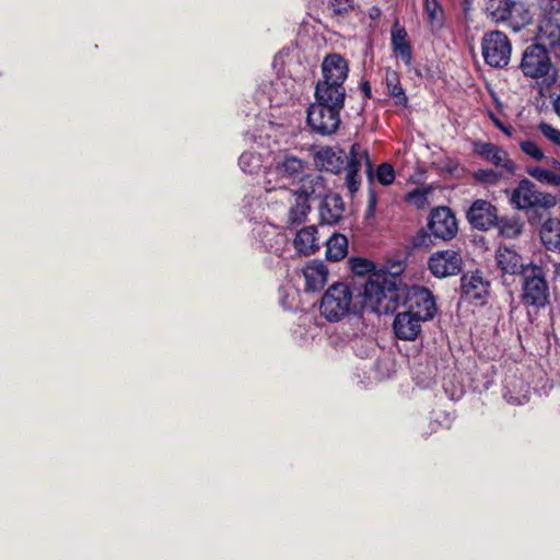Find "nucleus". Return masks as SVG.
I'll return each instance as SVG.
<instances>
[{
    "instance_id": "1",
    "label": "nucleus",
    "mask_w": 560,
    "mask_h": 560,
    "mask_svg": "<svg viewBox=\"0 0 560 560\" xmlns=\"http://www.w3.org/2000/svg\"><path fill=\"white\" fill-rule=\"evenodd\" d=\"M393 285L386 275L375 273L353 295L349 285L337 282L322 299V315H390L397 310Z\"/></svg>"
},
{
    "instance_id": "2",
    "label": "nucleus",
    "mask_w": 560,
    "mask_h": 560,
    "mask_svg": "<svg viewBox=\"0 0 560 560\" xmlns=\"http://www.w3.org/2000/svg\"><path fill=\"white\" fill-rule=\"evenodd\" d=\"M315 164L330 173H339L346 168V185L351 194L359 190L361 177L359 172L363 165L366 166V174L372 177L373 168L365 148L359 143L352 144L349 156L338 148L326 147L315 154Z\"/></svg>"
},
{
    "instance_id": "3",
    "label": "nucleus",
    "mask_w": 560,
    "mask_h": 560,
    "mask_svg": "<svg viewBox=\"0 0 560 560\" xmlns=\"http://www.w3.org/2000/svg\"><path fill=\"white\" fill-rule=\"evenodd\" d=\"M307 162L291 154L278 155L267 168L264 177L266 192H279L282 200H291L293 189L289 187L298 183L304 175Z\"/></svg>"
},
{
    "instance_id": "4",
    "label": "nucleus",
    "mask_w": 560,
    "mask_h": 560,
    "mask_svg": "<svg viewBox=\"0 0 560 560\" xmlns=\"http://www.w3.org/2000/svg\"><path fill=\"white\" fill-rule=\"evenodd\" d=\"M323 80L318 81L315 89V97L322 100L346 97L343 82L348 77L349 68L347 61L338 54L325 57L322 63Z\"/></svg>"
},
{
    "instance_id": "5",
    "label": "nucleus",
    "mask_w": 560,
    "mask_h": 560,
    "mask_svg": "<svg viewBox=\"0 0 560 560\" xmlns=\"http://www.w3.org/2000/svg\"><path fill=\"white\" fill-rule=\"evenodd\" d=\"M316 102L308 107L307 122L312 130L322 136H329L337 131L340 126V110L343 108L345 98L335 97L322 100L315 97Z\"/></svg>"
},
{
    "instance_id": "6",
    "label": "nucleus",
    "mask_w": 560,
    "mask_h": 560,
    "mask_svg": "<svg viewBox=\"0 0 560 560\" xmlns=\"http://www.w3.org/2000/svg\"><path fill=\"white\" fill-rule=\"evenodd\" d=\"M510 202L517 210L550 209L557 205V198L537 190L535 184L525 178L511 191Z\"/></svg>"
},
{
    "instance_id": "7",
    "label": "nucleus",
    "mask_w": 560,
    "mask_h": 560,
    "mask_svg": "<svg viewBox=\"0 0 560 560\" xmlns=\"http://www.w3.org/2000/svg\"><path fill=\"white\" fill-rule=\"evenodd\" d=\"M522 301L524 305L537 308L548 303L549 288L540 266L530 264L529 269L524 275Z\"/></svg>"
},
{
    "instance_id": "8",
    "label": "nucleus",
    "mask_w": 560,
    "mask_h": 560,
    "mask_svg": "<svg viewBox=\"0 0 560 560\" xmlns=\"http://www.w3.org/2000/svg\"><path fill=\"white\" fill-rule=\"evenodd\" d=\"M481 48L482 57L490 67L503 68L511 59L512 46L510 39L500 31L485 34Z\"/></svg>"
},
{
    "instance_id": "9",
    "label": "nucleus",
    "mask_w": 560,
    "mask_h": 560,
    "mask_svg": "<svg viewBox=\"0 0 560 560\" xmlns=\"http://www.w3.org/2000/svg\"><path fill=\"white\" fill-rule=\"evenodd\" d=\"M492 16L497 22L506 23L515 32L525 27L532 20L529 10L517 0H500L492 11Z\"/></svg>"
},
{
    "instance_id": "10",
    "label": "nucleus",
    "mask_w": 560,
    "mask_h": 560,
    "mask_svg": "<svg viewBox=\"0 0 560 560\" xmlns=\"http://www.w3.org/2000/svg\"><path fill=\"white\" fill-rule=\"evenodd\" d=\"M520 68L525 77L532 79L544 78L551 70V60L542 45H530L524 52Z\"/></svg>"
},
{
    "instance_id": "11",
    "label": "nucleus",
    "mask_w": 560,
    "mask_h": 560,
    "mask_svg": "<svg viewBox=\"0 0 560 560\" xmlns=\"http://www.w3.org/2000/svg\"><path fill=\"white\" fill-rule=\"evenodd\" d=\"M462 255L454 249L435 252L428 261L429 270L438 278L455 276L462 271Z\"/></svg>"
},
{
    "instance_id": "12",
    "label": "nucleus",
    "mask_w": 560,
    "mask_h": 560,
    "mask_svg": "<svg viewBox=\"0 0 560 560\" xmlns=\"http://www.w3.org/2000/svg\"><path fill=\"white\" fill-rule=\"evenodd\" d=\"M429 230L434 237L444 241L452 240L456 235L458 226L451 209L439 207L432 210L429 219Z\"/></svg>"
},
{
    "instance_id": "13",
    "label": "nucleus",
    "mask_w": 560,
    "mask_h": 560,
    "mask_svg": "<svg viewBox=\"0 0 560 560\" xmlns=\"http://www.w3.org/2000/svg\"><path fill=\"white\" fill-rule=\"evenodd\" d=\"M474 152L508 174H514L516 166L506 151L491 142H474Z\"/></svg>"
},
{
    "instance_id": "14",
    "label": "nucleus",
    "mask_w": 560,
    "mask_h": 560,
    "mask_svg": "<svg viewBox=\"0 0 560 560\" xmlns=\"http://www.w3.org/2000/svg\"><path fill=\"white\" fill-rule=\"evenodd\" d=\"M467 220L479 230H489L498 222L497 208L487 200L477 199L467 211Z\"/></svg>"
},
{
    "instance_id": "15",
    "label": "nucleus",
    "mask_w": 560,
    "mask_h": 560,
    "mask_svg": "<svg viewBox=\"0 0 560 560\" xmlns=\"http://www.w3.org/2000/svg\"><path fill=\"white\" fill-rule=\"evenodd\" d=\"M410 306L407 311H398L392 315H435L436 302L427 288H419L415 290L409 298Z\"/></svg>"
},
{
    "instance_id": "16",
    "label": "nucleus",
    "mask_w": 560,
    "mask_h": 560,
    "mask_svg": "<svg viewBox=\"0 0 560 560\" xmlns=\"http://www.w3.org/2000/svg\"><path fill=\"white\" fill-rule=\"evenodd\" d=\"M495 261L503 275L524 276L529 269V265H525L522 256L515 249L506 246H500L497 249Z\"/></svg>"
},
{
    "instance_id": "17",
    "label": "nucleus",
    "mask_w": 560,
    "mask_h": 560,
    "mask_svg": "<svg viewBox=\"0 0 560 560\" xmlns=\"http://www.w3.org/2000/svg\"><path fill=\"white\" fill-rule=\"evenodd\" d=\"M345 211L342 198L337 194H327L319 205L322 223L332 225L340 221Z\"/></svg>"
},
{
    "instance_id": "18",
    "label": "nucleus",
    "mask_w": 560,
    "mask_h": 560,
    "mask_svg": "<svg viewBox=\"0 0 560 560\" xmlns=\"http://www.w3.org/2000/svg\"><path fill=\"white\" fill-rule=\"evenodd\" d=\"M318 231L315 225H307L299 230L293 240L295 250L303 256H310L319 249Z\"/></svg>"
},
{
    "instance_id": "19",
    "label": "nucleus",
    "mask_w": 560,
    "mask_h": 560,
    "mask_svg": "<svg viewBox=\"0 0 560 560\" xmlns=\"http://www.w3.org/2000/svg\"><path fill=\"white\" fill-rule=\"evenodd\" d=\"M390 42L395 56L400 58L406 66H410L412 60L411 45L406 30L398 23H395L392 27Z\"/></svg>"
},
{
    "instance_id": "20",
    "label": "nucleus",
    "mask_w": 560,
    "mask_h": 560,
    "mask_svg": "<svg viewBox=\"0 0 560 560\" xmlns=\"http://www.w3.org/2000/svg\"><path fill=\"white\" fill-rule=\"evenodd\" d=\"M327 266L319 260H312L303 269L306 289L318 291L325 287L328 281Z\"/></svg>"
},
{
    "instance_id": "21",
    "label": "nucleus",
    "mask_w": 560,
    "mask_h": 560,
    "mask_svg": "<svg viewBox=\"0 0 560 560\" xmlns=\"http://www.w3.org/2000/svg\"><path fill=\"white\" fill-rule=\"evenodd\" d=\"M431 317H395L393 329L401 340H415L421 332V322Z\"/></svg>"
},
{
    "instance_id": "22",
    "label": "nucleus",
    "mask_w": 560,
    "mask_h": 560,
    "mask_svg": "<svg viewBox=\"0 0 560 560\" xmlns=\"http://www.w3.org/2000/svg\"><path fill=\"white\" fill-rule=\"evenodd\" d=\"M299 182H301V187L293 190V192L305 196L307 201L311 199H320L327 195L325 180L320 175L304 174Z\"/></svg>"
},
{
    "instance_id": "23",
    "label": "nucleus",
    "mask_w": 560,
    "mask_h": 560,
    "mask_svg": "<svg viewBox=\"0 0 560 560\" xmlns=\"http://www.w3.org/2000/svg\"><path fill=\"white\" fill-rule=\"evenodd\" d=\"M537 45L556 47L560 43V24L553 18H544L538 25Z\"/></svg>"
},
{
    "instance_id": "24",
    "label": "nucleus",
    "mask_w": 560,
    "mask_h": 560,
    "mask_svg": "<svg viewBox=\"0 0 560 560\" xmlns=\"http://www.w3.org/2000/svg\"><path fill=\"white\" fill-rule=\"evenodd\" d=\"M488 282L479 275L464 276L462 278V292L467 300H481L488 293Z\"/></svg>"
},
{
    "instance_id": "25",
    "label": "nucleus",
    "mask_w": 560,
    "mask_h": 560,
    "mask_svg": "<svg viewBox=\"0 0 560 560\" xmlns=\"http://www.w3.org/2000/svg\"><path fill=\"white\" fill-rule=\"evenodd\" d=\"M540 240L548 250L560 253V220H546L539 231Z\"/></svg>"
},
{
    "instance_id": "26",
    "label": "nucleus",
    "mask_w": 560,
    "mask_h": 560,
    "mask_svg": "<svg viewBox=\"0 0 560 560\" xmlns=\"http://www.w3.org/2000/svg\"><path fill=\"white\" fill-rule=\"evenodd\" d=\"M295 82L291 79H277L271 83L270 102L280 106L293 98Z\"/></svg>"
},
{
    "instance_id": "27",
    "label": "nucleus",
    "mask_w": 560,
    "mask_h": 560,
    "mask_svg": "<svg viewBox=\"0 0 560 560\" xmlns=\"http://www.w3.org/2000/svg\"><path fill=\"white\" fill-rule=\"evenodd\" d=\"M291 200H287L291 206L289 210L288 220L291 224H301L307 218L310 212V205L306 197L303 195H296Z\"/></svg>"
},
{
    "instance_id": "28",
    "label": "nucleus",
    "mask_w": 560,
    "mask_h": 560,
    "mask_svg": "<svg viewBox=\"0 0 560 560\" xmlns=\"http://www.w3.org/2000/svg\"><path fill=\"white\" fill-rule=\"evenodd\" d=\"M405 267H406V261L402 257L399 256V257L388 258L386 260L384 269L377 270V272L372 273V275L384 273V275H386L387 279H389V281L394 284L393 291L395 294V300L397 302V308H399L400 300H399V296L397 293L395 277L401 275L402 271L405 270Z\"/></svg>"
},
{
    "instance_id": "29",
    "label": "nucleus",
    "mask_w": 560,
    "mask_h": 560,
    "mask_svg": "<svg viewBox=\"0 0 560 560\" xmlns=\"http://www.w3.org/2000/svg\"><path fill=\"white\" fill-rule=\"evenodd\" d=\"M348 253V240L342 234H332L326 242V257L332 261H339Z\"/></svg>"
},
{
    "instance_id": "30",
    "label": "nucleus",
    "mask_w": 560,
    "mask_h": 560,
    "mask_svg": "<svg viewBox=\"0 0 560 560\" xmlns=\"http://www.w3.org/2000/svg\"><path fill=\"white\" fill-rule=\"evenodd\" d=\"M504 398L514 405H522L529 399V386L522 381H508Z\"/></svg>"
},
{
    "instance_id": "31",
    "label": "nucleus",
    "mask_w": 560,
    "mask_h": 560,
    "mask_svg": "<svg viewBox=\"0 0 560 560\" xmlns=\"http://www.w3.org/2000/svg\"><path fill=\"white\" fill-rule=\"evenodd\" d=\"M424 16L432 31H439L444 24V12L438 0H423Z\"/></svg>"
},
{
    "instance_id": "32",
    "label": "nucleus",
    "mask_w": 560,
    "mask_h": 560,
    "mask_svg": "<svg viewBox=\"0 0 560 560\" xmlns=\"http://www.w3.org/2000/svg\"><path fill=\"white\" fill-rule=\"evenodd\" d=\"M386 86L389 95L395 98V103L397 105H405L407 103V97L402 86L400 85L398 75L394 71H388L386 73Z\"/></svg>"
},
{
    "instance_id": "33",
    "label": "nucleus",
    "mask_w": 560,
    "mask_h": 560,
    "mask_svg": "<svg viewBox=\"0 0 560 560\" xmlns=\"http://www.w3.org/2000/svg\"><path fill=\"white\" fill-rule=\"evenodd\" d=\"M527 173L529 176L542 184H547L553 187L560 186V174H557L550 170L534 166L527 168Z\"/></svg>"
},
{
    "instance_id": "34",
    "label": "nucleus",
    "mask_w": 560,
    "mask_h": 560,
    "mask_svg": "<svg viewBox=\"0 0 560 560\" xmlns=\"http://www.w3.org/2000/svg\"><path fill=\"white\" fill-rule=\"evenodd\" d=\"M500 234L506 238H516L521 235L524 224L515 218H503L497 222Z\"/></svg>"
},
{
    "instance_id": "35",
    "label": "nucleus",
    "mask_w": 560,
    "mask_h": 560,
    "mask_svg": "<svg viewBox=\"0 0 560 560\" xmlns=\"http://www.w3.org/2000/svg\"><path fill=\"white\" fill-rule=\"evenodd\" d=\"M238 164L244 173L255 174L261 168L262 160L260 154L248 151L241 154Z\"/></svg>"
},
{
    "instance_id": "36",
    "label": "nucleus",
    "mask_w": 560,
    "mask_h": 560,
    "mask_svg": "<svg viewBox=\"0 0 560 560\" xmlns=\"http://www.w3.org/2000/svg\"><path fill=\"white\" fill-rule=\"evenodd\" d=\"M503 172L501 168H480L472 173V178L480 184L493 186L502 179Z\"/></svg>"
},
{
    "instance_id": "37",
    "label": "nucleus",
    "mask_w": 560,
    "mask_h": 560,
    "mask_svg": "<svg viewBox=\"0 0 560 560\" xmlns=\"http://www.w3.org/2000/svg\"><path fill=\"white\" fill-rule=\"evenodd\" d=\"M349 266L351 271L357 276L369 275L370 278L373 272H377L374 262L362 257H352L349 260Z\"/></svg>"
},
{
    "instance_id": "38",
    "label": "nucleus",
    "mask_w": 560,
    "mask_h": 560,
    "mask_svg": "<svg viewBox=\"0 0 560 560\" xmlns=\"http://www.w3.org/2000/svg\"><path fill=\"white\" fill-rule=\"evenodd\" d=\"M375 176L381 185L388 186L395 180V170L390 164L382 163L377 166Z\"/></svg>"
},
{
    "instance_id": "39",
    "label": "nucleus",
    "mask_w": 560,
    "mask_h": 560,
    "mask_svg": "<svg viewBox=\"0 0 560 560\" xmlns=\"http://www.w3.org/2000/svg\"><path fill=\"white\" fill-rule=\"evenodd\" d=\"M521 149L526 155L530 156L535 161H542L545 159L542 150L530 140L521 142Z\"/></svg>"
},
{
    "instance_id": "40",
    "label": "nucleus",
    "mask_w": 560,
    "mask_h": 560,
    "mask_svg": "<svg viewBox=\"0 0 560 560\" xmlns=\"http://www.w3.org/2000/svg\"><path fill=\"white\" fill-rule=\"evenodd\" d=\"M330 8L336 15H347L354 9L353 0H331Z\"/></svg>"
},
{
    "instance_id": "41",
    "label": "nucleus",
    "mask_w": 560,
    "mask_h": 560,
    "mask_svg": "<svg viewBox=\"0 0 560 560\" xmlns=\"http://www.w3.org/2000/svg\"><path fill=\"white\" fill-rule=\"evenodd\" d=\"M407 199L417 208H423L428 203V190L415 189L408 194Z\"/></svg>"
},
{
    "instance_id": "42",
    "label": "nucleus",
    "mask_w": 560,
    "mask_h": 560,
    "mask_svg": "<svg viewBox=\"0 0 560 560\" xmlns=\"http://www.w3.org/2000/svg\"><path fill=\"white\" fill-rule=\"evenodd\" d=\"M538 129L547 139L560 147V130L553 128L547 122H541L538 126Z\"/></svg>"
},
{
    "instance_id": "43",
    "label": "nucleus",
    "mask_w": 560,
    "mask_h": 560,
    "mask_svg": "<svg viewBox=\"0 0 560 560\" xmlns=\"http://www.w3.org/2000/svg\"><path fill=\"white\" fill-rule=\"evenodd\" d=\"M376 370L382 377H390L395 373L394 361L389 358L381 359L376 362Z\"/></svg>"
},
{
    "instance_id": "44",
    "label": "nucleus",
    "mask_w": 560,
    "mask_h": 560,
    "mask_svg": "<svg viewBox=\"0 0 560 560\" xmlns=\"http://www.w3.org/2000/svg\"><path fill=\"white\" fill-rule=\"evenodd\" d=\"M551 281L556 289L560 287V261L552 264Z\"/></svg>"
},
{
    "instance_id": "45",
    "label": "nucleus",
    "mask_w": 560,
    "mask_h": 560,
    "mask_svg": "<svg viewBox=\"0 0 560 560\" xmlns=\"http://www.w3.org/2000/svg\"><path fill=\"white\" fill-rule=\"evenodd\" d=\"M546 8L551 11L560 12V0H541Z\"/></svg>"
},
{
    "instance_id": "46",
    "label": "nucleus",
    "mask_w": 560,
    "mask_h": 560,
    "mask_svg": "<svg viewBox=\"0 0 560 560\" xmlns=\"http://www.w3.org/2000/svg\"><path fill=\"white\" fill-rule=\"evenodd\" d=\"M495 126L502 131L504 132L505 135L508 136H511L512 135V128L511 127H506L504 126L501 121L499 120H495L494 121Z\"/></svg>"
},
{
    "instance_id": "47",
    "label": "nucleus",
    "mask_w": 560,
    "mask_h": 560,
    "mask_svg": "<svg viewBox=\"0 0 560 560\" xmlns=\"http://www.w3.org/2000/svg\"><path fill=\"white\" fill-rule=\"evenodd\" d=\"M362 90H363L364 94H365L368 97H370V95H371V88H370V85H369V83H368V82H364V83L362 84Z\"/></svg>"
},
{
    "instance_id": "48",
    "label": "nucleus",
    "mask_w": 560,
    "mask_h": 560,
    "mask_svg": "<svg viewBox=\"0 0 560 560\" xmlns=\"http://www.w3.org/2000/svg\"><path fill=\"white\" fill-rule=\"evenodd\" d=\"M555 109L558 116L560 117V96L555 102Z\"/></svg>"
},
{
    "instance_id": "49",
    "label": "nucleus",
    "mask_w": 560,
    "mask_h": 560,
    "mask_svg": "<svg viewBox=\"0 0 560 560\" xmlns=\"http://www.w3.org/2000/svg\"><path fill=\"white\" fill-rule=\"evenodd\" d=\"M327 320H329L330 323H334V322H338L339 319H341L342 317H337V316H334V317H325Z\"/></svg>"
},
{
    "instance_id": "50",
    "label": "nucleus",
    "mask_w": 560,
    "mask_h": 560,
    "mask_svg": "<svg viewBox=\"0 0 560 560\" xmlns=\"http://www.w3.org/2000/svg\"><path fill=\"white\" fill-rule=\"evenodd\" d=\"M254 203L258 205V201L254 200V198H252L250 201H248V207L252 208L254 206Z\"/></svg>"
}]
</instances>
